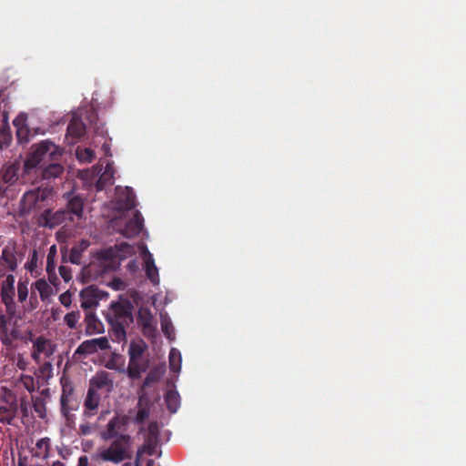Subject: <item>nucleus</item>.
Segmentation results:
<instances>
[{
	"instance_id": "680f3d73",
	"label": "nucleus",
	"mask_w": 466,
	"mask_h": 466,
	"mask_svg": "<svg viewBox=\"0 0 466 466\" xmlns=\"http://www.w3.org/2000/svg\"><path fill=\"white\" fill-rule=\"evenodd\" d=\"M17 122H18V118L15 119V120H14V125H15V126H17Z\"/></svg>"
},
{
	"instance_id": "f8f14e48",
	"label": "nucleus",
	"mask_w": 466,
	"mask_h": 466,
	"mask_svg": "<svg viewBox=\"0 0 466 466\" xmlns=\"http://www.w3.org/2000/svg\"><path fill=\"white\" fill-rule=\"evenodd\" d=\"M20 163H5L0 168V181L7 186L14 185L19 178Z\"/></svg>"
},
{
	"instance_id": "2f4dec72",
	"label": "nucleus",
	"mask_w": 466,
	"mask_h": 466,
	"mask_svg": "<svg viewBox=\"0 0 466 466\" xmlns=\"http://www.w3.org/2000/svg\"><path fill=\"white\" fill-rule=\"evenodd\" d=\"M96 352H97V350L95 345L92 344L91 339H86L76 348L74 355L87 356Z\"/></svg>"
},
{
	"instance_id": "1a4fd4ad",
	"label": "nucleus",
	"mask_w": 466,
	"mask_h": 466,
	"mask_svg": "<svg viewBox=\"0 0 466 466\" xmlns=\"http://www.w3.org/2000/svg\"><path fill=\"white\" fill-rule=\"evenodd\" d=\"M66 219H69V216L66 209H59L56 212H53L51 209L47 208L44 210L40 215L41 224L49 228H54L61 225Z\"/></svg>"
},
{
	"instance_id": "e433bc0d",
	"label": "nucleus",
	"mask_w": 466,
	"mask_h": 466,
	"mask_svg": "<svg viewBox=\"0 0 466 466\" xmlns=\"http://www.w3.org/2000/svg\"><path fill=\"white\" fill-rule=\"evenodd\" d=\"M161 329L167 339H171L174 336V328L171 320L163 315H161Z\"/></svg>"
},
{
	"instance_id": "5fc2aeb1",
	"label": "nucleus",
	"mask_w": 466,
	"mask_h": 466,
	"mask_svg": "<svg viewBox=\"0 0 466 466\" xmlns=\"http://www.w3.org/2000/svg\"><path fill=\"white\" fill-rule=\"evenodd\" d=\"M49 395H50L49 389H44L41 390L39 397H43L46 400V398L49 397Z\"/></svg>"
},
{
	"instance_id": "a878e982",
	"label": "nucleus",
	"mask_w": 466,
	"mask_h": 466,
	"mask_svg": "<svg viewBox=\"0 0 466 466\" xmlns=\"http://www.w3.org/2000/svg\"><path fill=\"white\" fill-rule=\"evenodd\" d=\"M36 451H33V456L41 458V459H47L49 456V439L48 438H43L36 441Z\"/></svg>"
},
{
	"instance_id": "f257e3e1",
	"label": "nucleus",
	"mask_w": 466,
	"mask_h": 466,
	"mask_svg": "<svg viewBox=\"0 0 466 466\" xmlns=\"http://www.w3.org/2000/svg\"><path fill=\"white\" fill-rule=\"evenodd\" d=\"M62 151L53 142L44 140L32 147L24 163V172L29 174L35 168H40L44 179L58 177L64 172V167L59 163Z\"/></svg>"
},
{
	"instance_id": "a211bd4d",
	"label": "nucleus",
	"mask_w": 466,
	"mask_h": 466,
	"mask_svg": "<svg viewBox=\"0 0 466 466\" xmlns=\"http://www.w3.org/2000/svg\"><path fill=\"white\" fill-rule=\"evenodd\" d=\"M100 400L101 397L98 391L88 388L87 394L84 401L85 413L86 416H92L95 414L99 407Z\"/></svg>"
},
{
	"instance_id": "ea45409f",
	"label": "nucleus",
	"mask_w": 466,
	"mask_h": 466,
	"mask_svg": "<svg viewBox=\"0 0 466 466\" xmlns=\"http://www.w3.org/2000/svg\"><path fill=\"white\" fill-rule=\"evenodd\" d=\"M77 157L81 161L92 162L95 158V153L90 148H84L76 152Z\"/></svg>"
},
{
	"instance_id": "37998d69",
	"label": "nucleus",
	"mask_w": 466,
	"mask_h": 466,
	"mask_svg": "<svg viewBox=\"0 0 466 466\" xmlns=\"http://www.w3.org/2000/svg\"><path fill=\"white\" fill-rule=\"evenodd\" d=\"M2 301L5 304L6 312L10 316V318L15 317L16 313V305L15 302L14 301V298H6L5 300Z\"/></svg>"
},
{
	"instance_id": "dca6fc26",
	"label": "nucleus",
	"mask_w": 466,
	"mask_h": 466,
	"mask_svg": "<svg viewBox=\"0 0 466 466\" xmlns=\"http://www.w3.org/2000/svg\"><path fill=\"white\" fill-rule=\"evenodd\" d=\"M86 133L85 124L78 118H72L66 129V138H71L70 143L75 144Z\"/></svg>"
},
{
	"instance_id": "393cba45",
	"label": "nucleus",
	"mask_w": 466,
	"mask_h": 466,
	"mask_svg": "<svg viewBox=\"0 0 466 466\" xmlns=\"http://www.w3.org/2000/svg\"><path fill=\"white\" fill-rule=\"evenodd\" d=\"M15 296V277L11 274L6 276L5 280L3 282L1 289L2 300L6 298H14Z\"/></svg>"
},
{
	"instance_id": "473e14b6",
	"label": "nucleus",
	"mask_w": 466,
	"mask_h": 466,
	"mask_svg": "<svg viewBox=\"0 0 466 466\" xmlns=\"http://www.w3.org/2000/svg\"><path fill=\"white\" fill-rule=\"evenodd\" d=\"M169 369L173 372H178L181 369V354L174 348L169 352Z\"/></svg>"
},
{
	"instance_id": "c85d7f7f",
	"label": "nucleus",
	"mask_w": 466,
	"mask_h": 466,
	"mask_svg": "<svg viewBox=\"0 0 466 466\" xmlns=\"http://www.w3.org/2000/svg\"><path fill=\"white\" fill-rule=\"evenodd\" d=\"M165 401L167 403V410L175 413L179 407V396L177 392L169 390L165 396Z\"/></svg>"
},
{
	"instance_id": "4468645a",
	"label": "nucleus",
	"mask_w": 466,
	"mask_h": 466,
	"mask_svg": "<svg viewBox=\"0 0 466 466\" xmlns=\"http://www.w3.org/2000/svg\"><path fill=\"white\" fill-rule=\"evenodd\" d=\"M8 319L5 316L0 315V339L5 346H12L13 341L19 339V331L13 328L8 329Z\"/></svg>"
},
{
	"instance_id": "7ed1b4c3",
	"label": "nucleus",
	"mask_w": 466,
	"mask_h": 466,
	"mask_svg": "<svg viewBox=\"0 0 466 466\" xmlns=\"http://www.w3.org/2000/svg\"><path fill=\"white\" fill-rule=\"evenodd\" d=\"M120 248H129L127 243L120 244ZM122 248H108L93 254L91 261L86 268V273L98 278L109 272L115 271L120 265L123 256L120 254Z\"/></svg>"
},
{
	"instance_id": "9b49d317",
	"label": "nucleus",
	"mask_w": 466,
	"mask_h": 466,
	"mask_svg": "<svg viewBox=\"0 0 466 466\" xmlns=\"http://www.w3.org/2000/svg\"><path fill=\"white\" fill-rule=\"evenodd\" d=\"M46 198V195L45 191L37 190H30L26 192L22 199L23 209L30 212L32 210H35L41 208L40 204L44 202Z\"/></svg>"
},
{
	"instance_id": "ddd939ff",
	"label": "nucleus",
	"mask_w": 466,
	"mask_h": 466,
	"mask_svg": "<svg viewBox=\"0 0 466 466\" xmlns=\"http://www.w3.org/2000/svg\"><path fill=\"white\" fill-rule=\"evenodd\" d=\"M89 388L96 391L106 389V392H110L113 388V380L110 374L106 371L97 372L89 381Z\"/></svg>"
},
{
	"instance_id": "f3484780",
	"label": "nucleus",
	"mask_w": 466,
	"mask_h": 466,
	"mask_svg": "<svg viewBox=\"0 0 466 466\" xmlns=\"http://www.w3.org/2000/svg\"><path fill=\"white\" fill-rule=\"evenodd\" d=\"M118 203L121 208L131 210L136 207V196L131 187H125L119 192V187H116Z\"/></svg>"
},
{
	"instance_id": "c03bdc74",
	"label": "nucleus",
	"mask_w": 466,
	"mask_h": 466,
	"mask_svg": "<svg viewBox=\"0 0 466 466\" xmlns=\"http://www.w3.org/2000/svg\"><path fill=\"white\" fill-rule=\"evenodd\" d=\"M149 417V409L147 407H140L137 412L134 421L136 423H143Z\"/></svg>"
},
{
	"instance_id": "bf43d9fd",
	"label": "nucleus",
	"mask_w": 466,
	"mask_h": 466,
	"mask_svg": "<svg viewBox=\"0 0 466 466\" xmlns=\"http://www.w3.org/2000/svg\"><path fill=\"white\" fill-rule=\"evenodd\" d=\"M153 464H154V461H153L152 460H149V461H147V466H153Z\"/></svg>"
},
{
	"instance_id": "49530a36",
	"label": "nucleus",
	"mask_w": 466,
	"mask_h": 466,
	"mask_svg": "<svg viewBox=\"0 0 466 466\" xmlns=\"http://www.w3.org/2000/svg\"><path fill=\"white\" fill-rule=\"evenodd\" d=\"M59 301L66 308H70L71 303H72L70 292L69 291H66V292L62 293L59 296Z\"/></svg>"
},
{
	"instance_id": "20e7f679",
	"label": "nucleus",
	"mask_w": 466,
	"mask_h": 466,
	"mask_svg": "<svg viewBox=\"0 0 466 466\" xmlns=\"http://www.w3.org/2000/svg\"><path fill=\"white\" fill-rule=\"evenodd\" d=\"M24 420L29 416V401L26 396H21L19 399L9 390L4 389L0 396V422L3 424L13 425L14 420L18 415Z\"/></svg>"
},
{
	"instance_id": "4be33fe9",
	"label": "nucleus",
	"mask_w": 466,
	"mask_h": 466,
	"mask_svg": "<svg viewBox=\"0 0 466 466\" xmlns=\"http://www.w3.org/2000/svg\"><path fill=\"white\" fill-rule=\"evenodd\" d=\"M35 352L33 353V358L37 359V354L43 353L46 357H50L55 352V346L46 339L39 337L34 343Z\"/></svg>"
},
{
	"instance_id": "f03ea898",
	"label": "nucleus",
	"mask_w": 466,
	"mask_h": 466,
	"mask_svg": "<svg viewBox=\"0 0 466 466\" xmlns=\"http://www.w3.org/2000/svg\"><path fill=\"white\" fill-rule=\"evenodd\" d=\"M132 310L133 306L128 300L113 301L105 314L110 330L118 342L126 339V328L133 322Z\"/></svg>"
},
{
	"instance_id": "79ce46f5",
	"label": "nucleus",
	"mask_w": 466,
	"mask_h": 466,
	"mask_svg": "<svg viewBox=\"0 0 466 466\" xmlns=\"http://www.w3.org/2000/svg\"><path fill=\"white\" fill-rule=\"evenodd\" d=\"M82 249L79 247H73L70 250L69 260L72 264H81Z\"/></svg>"
},
{
	"instance_id": "052dcab7",
	"label": "nucleus",
	"mask_w": 466,
	"mask_h": 466,
	"mask_svg": "<svg viewBox=\"0 0 466 466\" xmlns=\"http://www.w3.org/2000/svg\"><path fill=\"white\" fill-rule=\"evenodd\" d=\"M142 400H143V397L141 396V397L139 398V401H138V405H139V406H141Z\"/></svg>"
},
{
	"instance_id": "de8ad7c7",
	"label": "nucleus",
	"mask_w": 466,
	"mask_h": 466,
	"mask_svg": "<svg viewBox=\"0 0 466 466\" xmlns=\"http://www.w3.org/2000/svg\"><path fill=\"white\" fill-rule=\"evenodd\" d=\"M59 273L65 281H69L72 279L71 270L66 266L59 267Z\"/></svg>"
},
{
	"instance_id": "4d7b16f0",
	"label": "nucleus",
	"mask_w": 466,
	"mask_h": 466,
	"mask_svg": "<svg viewBox=\"0 0 466 466\" xmlns=\"http://www.w3.org/2000/svg\"><path fill=\"white\" fill-rule=\"evenodd\" d=\"M36 466H44V465H36ZM51 466H65V464L60 461H54Z\"/></svg>"
},
{
	"instance_id": "9d476101",
	"label": "nucleus",
	"mask_w": 466,
	"mask_h": 466,
	"mask_svg": "<svg viewBox=\"0 0 466 466\" xmlns=\"http://www.w3.org/2000/svg\"><path fill=\"white\" fill-rule=\"evenodd\" d=\"M159 429L156 421H151L147 427V432L145 438V443L140 449L149 456H153L156 453V450L158 444Z\"/></svg>"
},
{
	"instance_id": "0eeeda50",
	"label": "nucleus",
	"mask_w": 466,
	"mask_h": 466,
	"mask_svg": "<svg viewBox=\"0 0 466 466\" xmlns=\"http://www.w3.org/2000/svg\"><path fill=\"white\" fill-rule=\"evenodd\" d=\"M115 227L117 231L127 238H134L142 231L144 227V218L139 211H136L132 218L125 221H116Z\"/></svg>"
},
{
	"instance_id": "6ab92c4d",
	"label": "nucleus",
	"mask_w": 466,
	"mask_h": 466,
	"mask_svg": "<svg viewBox=\"0 0 466 466\" xmlns=\"http://www.w3.org/2000/svg\"><path fill=\"white\" fill-rule=\"evenodd\" d=\"M145 271L147 279L154 284L159 283L158 269L155 265L152 254L146 248L145 249Z\"/></svg>"
},
{
	"instance_id": "13d9d810",
	"label": "nucleus",
	"mask_w": 466,
	"mask_h": 466,
	"mask_svg": "<svg viewBox=\"0 0 466 466\" xmlns=\"http://www.w3.org/2000/svg\"><path fill=\"white\" fill-rule=\"evenodd\" d=\"M81 430H82V432L84 434H87L88 433V429L87 428L82 427Z\"/></svg>"
},
{
	"instance_id": "5701e85b",
	"label": "nucleus",
	"mask_w": 466,
	"mask_h": 466,
	"mask_svg": "<svg viewBox=\"0 0 466 466\" xmlns=\"http://www.w3.org/2000/svg\"><path fill=\"white\" fill-rule=\"evenodd\" d=\"M123 422L118 417L112 418L107 425L106 430L103 433V439L110 440L113 438H117L120 434H118V430L122 427Z\"/></svg>"
},
{
	"instance_id": "39448f33",
	"label": "nucleus",
	"mask_w": 466,
	"mask_h": 466,
	"mask_svg": "<svg viewBox=\"0 0 466 466\" xmlns=\"http://www.w3.org/2000/svg\"><path fill=\"white\" fill-rule=\"evenodd\" d=\"M24 254L17 243L10 240L2 249L0 255V278L7 272H14L17 269L18 264L23 260Z\"/></svg>"
},
{
	"instance_id": "aec40b11",
	"label": "nucleus",
	"mask_w": 466,
	"mask_h": 466,
	"mask_svg": "<svg viewBox=\"0 0 466 466\" xmlns=\"http://www.w3.org/2000/svg\"><path fill=\"white\" fill-rule=\"evenodd\" d=\"M86 332L88 335L99 334L104 331L102 322L97 319L94 312H86L85 317Z\"/></svg>"
},
{
	"instance_id": "a18cd8bd",
	"label": "nucleus",
	"mask_w": 466,
	"mask_h": 466,
	"mask_svg": "<svg viewBox=\"0 0 466 466\" xmlns=\"http://www.w3.org/2000/svg\"><path fill=\"white\" fill-rule=\"evenodd\" d=\"M159 376L156 371H150L144 380L142 388H146L158 380Z\"/></svg>"
},
{
	"instance_id": "7c9ffc66",
	"label": "nucleus",
	"mask_w": 466,
	"mask_h": 466,
	"mask_svg": "<svg viewBox=\"0 0 466 466\" xmlns=\"http://www.w3.org/2000/svg\"><path fill=\"white\" fill-rule=\"evenodd\" d=\"M56 252V246H51L46 258V272L49 277L55 275Z\"/></svg>"
},
{
	"instance_id": "8fccbe9b",
	"label": "nucleus",
	"mask_w": 466,
	"mask_h": 466,
	"mask_svg": "<svg viewBox=\"0 0 466 466\" xmlns=\"http://www.w3.org/2000/svg\"><path fill=\"white\" fill-rule=\"evenodd\" d=\"M38 305V300H37V298H36V295L31 291V296H30V310L32 309H36Z\"/></svg>"
},
{
	"instance_id": "09e8293b",
	"label": "nucleus",
	"mask_w": 466,
	"mask_h": 466,
	"mask_svg": "<svg viewBox=\"0 0 466 466\" xmlns=\"http://www.w3.org/2000/svg\"><path fill=\"white\" fill-rule=\"evenodd\" d=\"M27 129L25 127H21L17 128L16 136L19 141L25 140L27 142L29 139L26 137Z\"/></svg>"
},
{
	"instance_id": "58836bf2",
	"label": "nucleus",
	"mask_w": 466,
	"mask_h": 466,
	"mask_svg": "<svg viewBox=\"0 0 466 466\" xmlns=\"http://www.w3.org/2000/svg\"><path fill=\"white\" fill-rule=\"evenodd\" d=\"M17 297L19 302L23 303L26 300L28 297V288H27V282L25 281H19L17 284Z\"/></svg>"
},
{
	"instance_id": "3c124183",
	"label": "nucleus",
	"mask_w": 466,
	"mask_h": 466,
	"mask_svg": "<svg viewBox=\"0 0 466 466\" xmlns=\"http://www.w3.org/2000/svg\"><path fill=\"white\" fill-rule=\"evenodd\" d=\"M88 458L86 456H81L78 459L76 466H88Z\"/></svg>"
},
{
	"instance_id": "864d4df0",
	"label": "nucleus",
	"mask_w": 466,
	"mask_h": 466,
	"mask_svg": "<svg viewBox=\"0 0 466 466\" xmlns=\"http://www.w3.org/2000/svg\"><path fill=\"white\" fill-rule=\"evenodd\" d=\"M89 246V242L87 240H82L76 247H79L82 249V252L86 249Z\"/></svg>"
},
{
	"instance_id": "423d86ee",
	"label": "nucleus",
	"mask_w": 466,
	"mask_h": 466,
	"mask_svg": "<svg viewBox=\"0 0 466 466\" xmlns=\"http://www.w3.org/2000/svg\"><path fill=\"white\" fill-rule=\"evenodd\" d=\"M130 440L129 435L120 434L117 438H115L107 449L101 452V458L106 461H112L114 463H118L128 458L127 451Z\"/></svg>"
},
{
	"instance_id": "6e6d98bb",
	"label": "nucleus",
	"mask_w": 466,
	"mask_h": 466,
	"mask_svg": "<svg viewBox=\"0 0 466 466\" xmlns=\"http://www.w3.org/2000/svg\"><path fill=\"white\" fill-rule=\"evenodd\" d=\"M17 466H27L25 459L19 458Z\"/></svg>"
},
{
	"instance_id": "72a5a7b5",
	"label": "nucleus",
	"mask_w": 466,
	"mask_h": 466,
	"mask_svg": "<svg viewBox=\"0 0 466 466\" xmlns=\"http://www.w3.org/2000/svg\"><path fill=\"white\" fill-rule=\"evenodd\" d=\"M73 392L74 389L71 385H63V391L60 398V402L61 410L65 413L68 411L67 404L69 402L70 397L73 395Z\"/></svg>"
},
{
	"instance_id": "603ef678",
	"label": "nucleus",
	"mask_w": 466,
	"mask_h": 466,
	"mask_svg": "<svg viewBox=\"0 0 466 466\" xmlns=\"http://www.w3.org/2000/svg\"><path fill=\"white\" fill-rule=\"evenodd\" d=\"M143 452L144 451H142L140 449L137 451L136 458H135V461H134V465L135 466H140V457H141Z\"/></svg>"
},
{
	"instance_id": "c9c22d12",
	"label": "nucleus",
	"mask_w": 466,
	"mask_h": 466,
	"mask_svg": "<svg viewBox=\"0 0 466 466\" xmlns=\"http://www.w3.org/2000/svg\"><path fill=\"white\" fill-rule=\"evenodd\" d=\"M80 318H81L80 311H78V310L71 311V312H68L67 314H66V316L64 318V321L69 329H74L76 328V325H77Z\"/></svg>"
},
{
	"instance_id": "cd10ccee",
	"label": "nucleus",
	"mask_w": 466,
	"mask_h": 466,
	"mask_svg": "<svg viewBox=\"0 0 466 466\" xmlns=\"http://www.w3.org/2000/svg\"><path fill=\"white\" fill-rule=\"evenodd\" d=\"M32 405L37 416L45 419L46 416V402L43 397L32 396Z\"/></svg>"
},
{
	"instance_id": "6e6552de",
	"label": "nucleus",
	"mask_w": 466,
	"mask_h": 466,
	"mask_svg": "<svg viewBox=\"0 0 466 466\" xmlns=\"http://www.w3.org/2000/svg\"><path fill=\"white\" fill-rule=\"evenodd\" d=\"M106 292L100 290L95 286H89L80 291L81 308L87 310L98 305V301L102 299Z\"/></svg>"
},
{
	"instance_id": "a19ab883",
	"label": "nucleus",
	"mask_w": 466,
	"mask_h": 466,
	"mask_svg": "<svg viewBox=\"0 0 466 466\" xmlns=\"http://www.w3.org/2000/svg\"><path fill=\"white\" fill-rule=\"evenodd\" d=\"M91 341H92V344L95 345V348L96 349V350H106L110 348V344H109V341L106 337L92 339Z\"/></svg>"
},
{
	"instance_id": "c756f323",
	"label": "nucleus",
	"mask_w": 466,
	"mask_h": 466,
	"mask_svg": "<svg viewBox=\"0 0 466 466\" xmlns=\"http://www.w3.org/2000/svg\"><path fill=\"white\" fill-rule=\"evenodd\" d=\"M145 369L141 367L139 360H129L127 367V375L132 380L139 379Z\"/></svg>"
},
{
	"instance_id": "f704fd0d",
	"label": "nucleus",
	"mask_w": 466,
	"mask_h": 466,
	"mask_svg": "<svg viewBox=\"0 0 466 466\" xmlns=\"http://www.w3.org/2000/svg\"><path fill=\"white\" fill-rule=\"evenodd\" d=\"M145 350V345L143 343L132 342L128 349L129 360H139Z\"/></svg>"
},
{
	"instance_id": "2eb2a0df",
	"label": "nucleus",
	"mask_w": 466,
	"mask_h": 466,
	"mask_svg": "<svg viewBox=\"0 0 466 466\" xmlns=\"http://www.w3.org/2000/svg\"><path fill=\"white\" fill-rule=\"evenodd\" d=\"M137 322L142 327L144 335L147 336L155 331L154 318L150 309L147 308H140L137 315Z\"/></svg>"
},
{
	"instance_id": "bb28decb",
	"label": "nucleus",
	"mask_w": 466,
	"mask_h": 466,
	"mask_svg": "<svg viewBox=\"0 0 466 466\" xmlns=\"http://www.w3.org/2000/svg\"><path fill=\"white\" fill-rule=\"evenodd\" d=\"M15 386L18 390L23 388L29 392H33L35 390V380L30 375L22 374L19 379L16 380Z\"/></svg>"
},
{
	"instance_id": "4c0bfd02",
	"label": "nucleus",
	"mask_w": 466,
	"mask_h": 466,
	"mask_svg": "<svg viewBox=\"0 0 466 466\" xmlns=\"http://www.w3.org/2000/svg\"><path fill=\"white\" fill-rule=\"evenodd\" d=\"M37 262H38V252L36 249H33V251L30 254V257L28 258V261L25 263V268L29 272H34L37 268Z\"/></svg>"
},
{
	"instance_id": "b1692460",
	"label": "nucleus",
	"mask_w": 466,
	"mask_h": 466,
	"mask_svg": "<svg viewBox=\"0 0 466 466\" xmlns=\"http://www.w3.org/2000/svg\"><path fill=\"white\" fill-rule=\"evenodd\" d=\"M31 289L34 293L35 290L38 291L43 301L47 299L53 292L51 286L44 279H37L35 282H34L32 284Z\"/></svg>"
},
{
	"instance_id": "412c9836",
	"label": "nucleus",
	"mask_w": 466,
	"mask_h": 466,
	"mask_svg": "<svg viewBox=\"0 0 466 466\" xmlns=\"http://www.w3.org/2000/svg\"><path fill=\"white\" fill-rule=\"evenodd\" d=\"M83 207L84 200L79 196H75L68 200L66 208H65L68 212L69 220L73 221V217L76 216L78 218H81L83 216Z\"/></svg>"
}]
</instances>
